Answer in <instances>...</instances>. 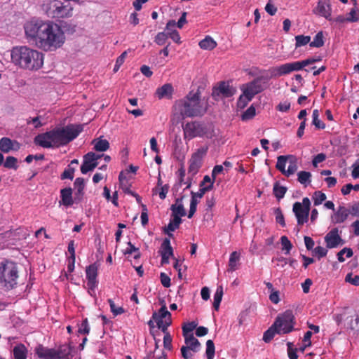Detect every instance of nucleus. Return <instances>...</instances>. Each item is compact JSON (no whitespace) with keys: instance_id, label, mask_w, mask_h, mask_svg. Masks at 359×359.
<instances>
[{"instance_id":"33","label":"nucleus","mask_w":359,"mask_h":359,"mask_svg":"<svg viewBox=\"0 0 359 359\" xmlns=\"http://www.w3.org/2000/svg\"><path fill=\"white\" fill-rule=\"evenodd\" d=\"M13 140L8 137H2L0 140V150L4 153L12 151Z\"/></svg>"},{"instance_id":"47","label":"nucleus","mask_w":359,"mask_h":359,"mask_svg":"<svg viewBox=\"0 0 359 359\" xmlns=\"http://www.w3.org/2000/svg\"><path fill=\"white\" fill-rule=\"evenodd\" d=\"M313 198L314 205H318L326 199V195L320 191H316L313 193Z\"/></svg>"},{"instance_id":"8","label":"nucleus","mask_w":359,"mask_h":359,"mask_svg":"<svg viewBox=\"0 0 359 359\" xmlns=\"http://www.w3.org/2000/svg\"><path fill=\"white\" fill-rule=\"evenodd\" d=\"M72 8L59 0L50 1L46 6L47 15L52 18H63L70 16Z\"/></svg>"},{"instance_id":"7","label":"nucleus","mask_w":359,"mask_h":359,"mask_svg":"<svg viewBox=\"0 0 359 359\" xmlns=\"http://www.w3.org/2000/svg\"><path fill=\"white\" fill-rule=\"evenodd\" d=\"M184 139H193L196 137H203L209 133L206 123L194 121L182 126Z\"/></svg>"},{"instance_id":"38","label":"nucleus","mask_w":359,"mask_h":359,"mask_svg":"<svg viewBox=\"0 0 359 359\" xmlns=\"http://www.w3.org/2000/svg\"><path fill=\"white\" fill-rule=\"evenodd\" d=\"M172 211V217L177 216L181 217L185 216L187 212L182 204H172L170 207Z\"/></svg>"},{"instance_id":"44","label":"nucleus","mask_w":359,"mask_h":359,"mask_svg":"<svg viewBox=\"0 0 359 359\" xmlns=\"http://www.w3.org/2000/svg\"><path fill=\"white\" fill-rule=\"evenodd\" d=\"M313 124L318 129H324L325 128V123H323L318 118L319 113L318 109H314L313 111Z\"/></svg>"},{"instance_id":"1","label":"nucleus","mask_w":359,"mask_h":359,"mask_svg":"<svg viewBox=\"0 0 359 359\" xmlns=\"http://www.w3.org/2000/svg\"><path fill=\"white\" fill-rule=\"evenodd\" d=\"M82 130L81 125L69 124L65 127L39 134L34 137V142L43 148L59 147L67 144L75 139Z\"/></svg>"},{"instance_id":"36","label":"nucleus","mask_w":359,"mask_h":359,"mask_svg":"<svg viewBox=\"0 0 359 359\" xmlns=\"http://www.w3.org/2000/svg\"><path fill=\"white\" fill-rule=\"evenodd\" d=\"M287 190V187L280 186L278 182H276L273 185V192L278 200L284 197Z\"/></svg>"},{"instance_id":"17","label":"nucleus","mask_w":359,"mask_h":359,"mask_svg":"<svg viewBox=\"0 0 359 359\" xmlns=\"http://www.w3.org/2000/svg\"><path fill=\"white\" fill-rule=\"evenodd\" d=\"M152 318L163 320V323L168 325H171L172 324L171 313L168 311L165 304H163L158 312L153 313Z\"/></svg>"},{"instance_id":"4","label":"nucleus","mask_w":359,"mask_h":359,"mask_svg":"<svg viewBox=\"0 0 359 359\" xmlns=\"http://www.w3.org/2000/svg\"><path fill=\"white\" fill-rule=\"evenodd\" d=\"M175 107L179 109L183 118L185 117L201 116L206 111V109L201 104L199 89L196 92L190 91L183 100L176 102Z\"/></svg>"},{"instance_id":"3","label":"nucleus","mask_w":359,"mask_h":359,"mask_svg":"<svg viewBox=\"0 0 359 359\" xmlns=\"http://www.w3.org/2000/svg\"><path fill=\"white\" fill-rule=\"evenodd\" d=\"M65 41V36L61 27L52 21L47 20L39 48L44 51L55 50L63 45Z\"/></svg>"},{"instance_id":"15","label":"nucleus","mask_w":359,"mask_h":359,"mask_svg":"<svg viewBox=\"0 0 359 359\" xmlns=\"http://www.w3.org/2000/svg\"><path fill=\"white\" fill-rule=\"evenodd\" d=\"M292 210L297 217L298 225H303L304 223L307 222L309 211H306L304 209L301 203H294Z\"/></svg>"},{"instance_id":"11","label":"nucleus","mask_w":359,"mask_h":359,"mask_svg":"<svg viewBox=\"0 0 359 359\" xmlns=\"http://www.w3.org/2000/svg\"><path fill=\"white\" fill-rule=\"evenodd\" d=\"M294 71H297L294 62L273 67L269 69L270 75L266 76L264 79L267 82L270 79L278 78L288 74Z\"/></svg>"},{"instance_id":"14","label":"nucleus","mask_w":359,"mask_h":359,"mask_svg":"<svg viewBox=\"0 0 359 359\" xmlns=\"http://www.w3.org/2000/svg\"><path fill=\"white\" fill-rule=\"evenodd\" d=\"M316 14L331 20L332 8L330 0H319L317 6L313 10Z\"/></svg>"},{"instance_id":"6","label":"nucleus","mask_w":359,"mask_h":359,"mask_svg":"<svg viewBox=\"0 0 359 359\" xmlns=\"http://www.w3.org/2000/svg\"><path fill=\"white\" fill-rule=\"evenodd\" d=\"M18 271L15 263L5 261L0 266V283L8 290L13 289L17 285Z\"/></svg>"},{"instance_id":"57","label":"nucleus","mask_w":359,"mask_h":359,"mask_svg":"<svg viewBox=\"0 0 359 359\" xmlns=\"http://www.w3.org/2000/svg\"><path fill=\"white\" fill-rule=\"evenodd\" d=\"M287 353L290 359H297L298 355L297 354V349L294 348V344L292 342H287Z\"/></svg>"},{"instance_id":"18","label":"nucleus","mask_w":359,"mask_h":359,"mask_svg":"<svg viewBox=\"0 0 359 359\" xmlns=\"http://www.w3.org/2000/svg\"><path fill=\"white\" fill-rule=\"evenodd\" d=\"M39 358L42 359H56L55 349L48 348L42 345H39L35 349Z\"/></svg>"},{"instance_id":"53","label":"nucleus","mask_w":359,"mask_h":359,"mask_svg":"<svg viewBox=\"0 0 359 359\" xmlns=\"http://www.w3.org/2000/svg\"><path fill=\"white\" fill-rule=\"evenodd\" d=\"M353 189L355 191H359V184H356L353 185L351 184H347L342 187L341 191L344 195H348Z\"/></svg>"},{"instance_id":"52","label":"nucleus","mask_w":359,"mask_h":359,"mask_svg":"<svg viewBox=\"0 0 359 359\" xmlns=\"http://www.w3.org/2000/svg\"><path fill=\"white\" fill-rule=\"evenodd\" d=\"M108 302L110 306L111 311L114 316L120 315L125 312V310L123 307H116L114 302L111 299H108Z\"/></svg>"},{"instance_id":"56","label":"nucleus","mask_w":359,"mask_h":359,"mask_svg":"<svg viewBox=\"0 0 359 359\" xmlns=\"http://www.w3.org/2000/svg\"><path fill=\"white\" fill-rule=\"evenodd\" d=\"M168 38V34H165V32H159L155 37V42L159 45H163L166 40Z\"/></svg>"},{"instance_id":"41","label":"nucleus","mask_w":359,"mask_h":359,"mask_svg":"<svg viewBox=\"0 0 359 359\" xmlns=\"http://www.w3.org/2000/svg\"><path fill=\"white\" fill-rule=\"evenodd\" d=\"M298 175V181L302 184H305L306 183H310V178L311 177V174L310 172L307 171H300L297 174Z\"/></svg>"},{"instance_id":"30","label":"nucleus","mask_w":359,"mask_h":359,"mask_svg":"<svg viewBox=\"0 0 359 359\" xmlns=\"http://www.w3.org/2000/svg\"><path fill=\"white\" fill-rule=\"evenodd\" d=\"M201 165L202 161L191 156L189 160V166L188 169L189 174L192 177L194 176L198 172Z\"/></svg>"},{"instance_id":"20","label":"nucleus","mask_w":359,"mask_h":359,"mask_svg":"<svg viewBox=\"0 0 359 359\" xmlns=\"http://www.w3.org/2000/svg\"><path fill=\"white\" fill-rule=\"evenodd\" d=\"M174 92L173 87L171 83H165L161 87L158 88L156 91V95L158 99L171 98Z\"/></svg>"},{"instance_id":"35","label":"nucleus","mask_w":359,"mask_h":359,"mask_svg":"<svg viewBox=\"0 0 359 359\" xmlns=\"http://www.w3.org/2000/svg\"><path fill=\"white\" fill-rule=\"evenodd\" d=\"M161 250L160 251L161 255H165L167 256H173V250L170 245V239L165 238L161 246Z\"/></svg>"},{"instance_id":"37","label":"nucleus","mask_w":359,"mask_h":359,"mask_svg":"<svg viewBox=\"0 0 359 359\" xmlns=\"http://www.w3.org/2000/svg\"><path fill=\"white\" fill-rule=\"evenodd\" d=\"M287 158H294L293 156L287 155V156H279L277 159L276 163V168L280 171L283 175L285 170V163Z\"/></svg>"},{"instance_id":"27","label":"nucleus","mask_w":359,"mask_h":359,"mask_svg":"<svg viewBox=\"0 0 359 359\" xmlns=\"http://www.w3.org/2000/svg\"><path fill=\"white\" fill-rule=\"evenodd\" d=\"M71 351L72 348L69 345H61L57 349H55L56 359H67Z\"/></svg>"},{"instance_id":"54","label":"nucleus","mask_w":359,"mask_h":359,"mask_svg":"<svg viewBox=\"0 0 359 359\" xmlns=\"http://www.w3.org/2000/svg\"><path fill=\"white\" fill-rule=\"evenodd\" d=\"M297 165L296 160L294 159V161H291L290 162L288 168H287V170H285L284 175L285 176L288 177V176L294 174L297 171Z\"/></svg>"},{"instance_id":"43","label":"nucleus","mask_w":359,"mask_h":359,"mask_svg":"<svg viewBox=\"0 0 359 359\" xmlns=\"http://www.w3.org/2000/svg\"><path fill=\"white\" fill-rule=\"evenodd\" d=\"M295 47L298 48L309 43L311 41V37L309 36L298 35L295 36Z\"/></svg>"},{"instance_id":"21","label":"nucleus","mask_w":359,"mask_h":359,"mask_svg":"<svg viewBox=\"0 0 359 359\" xmlns=\"http://www.w3.org/2000/svg\"><path fill=\"white\" fill-rule=\"evenodd\" d=\"M74 187L76 189L74 194V201L76 203H79L81 201L83 196L84 179L81 177L76 178L74 182Z\"/></svg>"},{"instance_id":"45","label":"nucleus","mask_w":359,"mask_h":359,"mask_svg":"<svg viewBox=\"0 0 359 359\" xmlns=\"http://www.w3.org/2000/svg\"><path fill=\"white\" fill-rule=\"evenodd\" d=\"M208 150V147L207 145H205V146L198 149L196 150V151L192 154L191 156L196 159H198V160L202 161V159L206 155Z\"/></svg>"},{"instance_id":"9","label":"nucleus","mask_w":359,"mask_h":359,"mask_svg":"<svg viewBox=\"0 0 359 359\" xmlns=\"http://www.w3.org/2000/svg\"><path fill=\"white\" fill-rule=\"evenodd\" d=\"M274 323L278 324L277 327L281 334H287L294 330L295 318L292 311L287 310L282 314L278 315Z\"/></svg>"},{"instance_id":"61","label":"nucleus","mask_w":359,"mask_h":359,"mask_svg":"<svg viewBox=\"0 0 359 359\" xmlns=\"http://www.w3.org/2000/svg\"><path fill=\"white\" fill-rule=\"evenodd\" d=\"M142 212L141 214V222L143 226H146L148 224V214H147V206L144 204H142Z\"/></svg>"},{"instance_id":"40","label":"nucleus","mask_w":359,"mask_h":359,"mask_svg":"<svg viewBox=\"0 0 359 359\" xmlns=\"http://www.w3.org/2000/svg\"><path fill=\"white\" fill-rule=\"evenodd\" d=\"M18 159L14 156H8L4 163L6 168L17 170L18 166L17 165Z\"/></svg>"},{"instance_id":"46","label":"nucleus","mask_w":359,"mask_h":359,"mask_svg":"<svg viewBox=\"0 0 359 359\" xmlns=\"http://www.w3.org/2000/svg\"><path fill=\"white\" fill-rule=\"evenodd\" d=\"M256 114V109L253 106H250L241 116L243 121H248L252 119Z\"/></svg>"},{"instance_id":"34","label":"nucleus","mask_w":359,"mask_h":359,"mask_svg":"<svg viewBox=\"0 0 359 359\" xmlns=\"http://www.w3.org/2000/svg\"><path fill=\"white\" fill-rule=\"evenodd\" d=\"M185 338V343L187 344H189V349L193 351L194 352H196L198 348L200 346L201 344L197 339H196L193 334H189L188 337Z\"/></svg>"},{"instance_id":"24","label":"nucleus","mask_w":359,"mask_h":359,"mask_svg":"<svg viewBox=\"0 0 359 359\" xmlns=\"http://www.w3.org/2000/svg\"><path fill=\"white\" fill-rule=\"evenodd\" d=\"M168 226L164 227V232L167 233L170 237H172L173 234L171 233L179 228L180 224L182 222V219L177 216L172 217Z\"/></svg>"},{"instance_id":"50","label":"nucleus","mask_w":359,"mask_h":359,"mask_svg":"<svg viewBox=\"0 0 359 359\" xmlns=\"http://www.w3.org/2000/svg\"><path fill=\"white\" fill-rule=\"evenodd\" d=\"M274 214L276 215V221L280 224L283 227L285 226V222L282 210L280 208L274 209Z\"/></svg>"},{"instance_id":"64","label":"nucleus","mask_w":359,"mask_h":359,"mask_svg":"<svg viewBox=\"0 0 359 359\" xmlns=\"http://www.w3.org/2000/svg\"><path fill=\"white\" fill-rule=\"evenodd\" d=\"M350 17L348 18V22H357L359 20V11L352 8L349 13Z\"/></svg>"},{"instance_id":"51","label":"nucleus","mask_w":359,"mask_h":359,"mask_svg":"<svg viewBox=\"0 0 359 359\" xmlns=\"http://www.w3.org/2000/svg\"><path fill=\"white\" fill-rule=\"evenodd\" d=\"M196 323L194 322H190L184 324L182 326V332L184 337H188V333L191 332L196 327Z\"/></svg>"},{"instance_id":"2","label":"nucleus","mask_w":359,"mask_h":359,"mask_svg":"<svg viewBox=\"0 0 359 359\" xmlns=\"http://www.w3.org/2000/svg\"><path fill=\"white\" fill-rule=\"evenodd\" d=\"M11 59L15 65L29 70H37L43 64V53L27 46L13 48Z\"/></svg>"},{"instance_id":"28","label":"nucleus","mask_w":359,"mask_h":359,"mask_svg":"<svg viewBox=\"0 0 359 359\" xmlns=\"http://www.w3.org/2000/svg\"><path fill=\"white\" fill-rule=\"evenodd\" d=\"M27 349L25 345L20 344L13 348V355L15 359H27Z\"/></svg>"},{"instance_id":"23","label":"nucleus","mask_w":359,"mask_h":359,"mask_svg":"<svg viewBox=\"0 0 359 359\" xmlns=\"http://www.w3.org/2000/svg\"><path fill=\"white\" fill-rule=\"evenodd\" d=\"M88 156V153L84 155L83 162L81 166V172L83 174H86L88 172L93 170L98 165L97 161H90V157Z\"/></svg>"},{"instance_id":"48","label":"nucleus","mask_w":359,"mask_h":359,"mask_svg":"<svg viewBox=\"0 0 359 359\" xmlns=\"http://www.w3.org/2000/svg\"><path fill=\"white\" fill-rule=\"evenodd\" d=\"M350 318V322L348 323V327L353 330H359V316H355L353 319V316H348L346 319Z\"/></svg>"},{"instance_id":"59","label":"nucleus","mask_w":359,"mask_h":359,"mask_svg":"<svg viewBox=\"0 0 359 359\" xmlns=\"http://www.w3.org/2000/svg\"><path fill=\"white\" fill-rule=\"evenodd\" d=\"M74 168H69L64 170V172L61 175V179H69L72 180L74 178Z\"/></svg>"},{"instance_id":"60","label":"nucleus","mask_w":359,"mask_h":359,"mask_svg":"<svg viewBox=\"0 0 359 359\" xmlns=\"http://www.w3.org/2000/svg\"><path fill=\"white\" fill-rule=\"evenodd\" d=\"M127 55V51H124L121 53V55L117 58L116 65L114 68V72H117L120 67V66L124 62L125 58Z\"/></svg>"},{"instance_id":"49","label":"nucleus","mask_w":359,"mask_h":359,"mask_svg":"<svg viewBox=\"0 0 359 359\" xmlns=\"http://www.w3.org/2000/svg\"><path fill=\"white\" fill-rule=\"evenodd\" d=\"M281 245L283 246L282 250H286L285 254H289L290 251L292 248V244L290 241V240L287 238V236H283L280 238Z\"/></svg>"},{"instance_id":"13","label":"nucleus","mask_w":359,"mask_h":359,"mask_svg":"<svg viewBox=\"0 0 359 359\" xmlns=\"http://www.w3.org/2000/svg\"><path fill=\"white\" fill-rule=\"evenodd\" d=\"M325 241L327 248H334L339 245H343L344 243V240L339 235L338 228H334L329 231L325 236Z\"/></svg>"},{"instance_id":"19","label":"nucleus","mask_w":359,"mask_h":359,"mask_svg":"<svg viewBox=\"0 0 359 359\" xmlns=\"http://www.w3.org/2000/svg\"><path fill=\"white\" fill-rule=\"evenodd\" d=\"M61 200L59 201L60 205L65 206H71L75 202L72 198V189L70 187L65 188L60 191Z\"/></svg>"},{"instance_id":"5","label":"nucleus","mask_w":359,"mask_h":359,"mask_svg":"<svg viewBox=\"0 0 359 359\" xmlns=\"http://www.w3.org/2000/svg\"><path fill=\"white\" fill-rule=\"evenodd\" d=\"M46 25L47 20H32L27 22L24 25L27 39L37 48H39Z\"/></svg>"},{"instance_id":"42","label":"nucleus","mask_w":359,"mask_h":359,"mask_svg":"<svg viewBox=\"0 0 359 359\" xmlns=\"http://www.w3.org/2000/svg\"><path fill=\"white\" fill-rule=\"evenodd\" d=\"M215 344L211 339H209L206 342V356L208 359H213L215 356Z\"/></svg>"},{"instance_id":"12","label":"nucleus","mask_w":359,"mask_h":359,"mask_svg":"<svg viewBox=\"0 0 359 359\" xmlns=\"http://www.w3.org/2000/svg\"><path fill=\"white\" fill-rule=\"evenodd\" d=\"M236 90L235 89L230 86L229 83L225 81H221L219 83L217 87H215L212 89V96L216 99L217 96L222 95L224 97H231Z\"/></svg>"},{"instance_id":"63","label":"nucleus","mask_w":359,"mask_h":359,"mask_svg":"<svg viewBox=\"0 0 359 359\" xmlns=\"http://www.w3.org/2000/svg\"><path fill=\"white\" fill-rule=\"evenodd\" d=\"M161 283L165 287H169L171 285L170 277L165 273L162 272L160 274Z\"/></svg>"},{"instance_id":"25","label":"nucleus","mask_w":359,"mask_h":359,"mask_svg":"<svg viewBox=\"0 0 359 359\" xmlns=\"http://www.w3.org/2000/svg\"><path fill=\"white\" fill-rule=\"evenodd\" d=\"M276 323H274L263 334V340L266 343L270 342L274 337L276 334H282L277 327Z\"/></svg>"},{"instance_id":"39","label":"nucleus","mask_w":359,"mask_h":359,"mask_svg":"<svg viewBox=\"0 0 359 359\" xmlns=\"http://www.w3.org/2000/svg\"><path fill=\"white\" fill-rule=\"evenodd\" d=\"M324 45L323 40V32H319L315 36L313 41L310 43L309 46L311 47L320 48Z\"/></svg>"},{"instance_id":"55","label":"nucleus","mask_w":359,"mask_h":359,"mask_svg":"<svg viewBox=\"0 0 359 359\" xmlns=\"http://www.w3.org/2000/svg\"><path fill=\"white\" fill-rule=\"evenodd\" d=\"M153 320H154V321L156 323L158 328L164 333V335L170 334V333L168 332V327L170 325H166V323H163V320L160 319L153 318Z\"/></svg>"},{"instance_id":"32","label":"nucleus","mask_w":359,"mask_h":359,"mask_svg":"<svg viewBox=\"0 0 359 359\" xmlns=\"http://www.w3.org/2000/svg\"><path fill=\"white\" fill-rule=\"evenodd\" d=\"M240 259V253L236 251L231 252L230 255L228 271H234L237 269V263Z\"/></svg>"},{"instance_id":"22","label":"nucleus","mask_w":359,"mask_h":359,"mask_svg":"<svg viewBox=\"0 0 359 359\" xmlns=\"http://www.w3.org/2000/svg\"><path fill=\"white\" fill-rule=\"evenodd\" d=\"M349 211L344 206H340L338 210L332 216V221L334 224L342 223L348 218Z\"/></svg>"},{"instance_id":"31","label":"nucleus","mask_w":359,"mask_h":359,"mask_svg":"<svg viewBox=\"0 0 359 359\" xmlns=\"http://www.w3.org/2000/svg\"><path fill=\"white\" fill-rule=\"evenodd\" d=\"M320 60H321L320 57H310V58H308L306 60H304L302 61L294 62V63L297 71H299V70L302 69L304 67H305L306 66L313 64V63L320 61Z\"/></svg>"},{"instance_id":"26","label":"nucleus","mask_w":359,"mask_h":359,"mask_svg":"<svg viewBox=\"0 0 359 359\" xmlns=\"http://www.w3.org/2000/svg\"><path fill=\"white\" fill-rule=\"evenodd\" d=\"M91 144L94 145V149L97 151H105L109 148V142L101 137L94 139Z\"/></svg>"},{"instance_id":"10","label":"nucleus","mask_w":359,"mask_h":359,"mask_svg":"<svg viewBox=\"0 0 359 359\" xmlns=\"http://www.w3.org/2000/svg\"><path fill=\"white\" fill-rule=\"evenodd\" d=\"M265 76H261L255 78L251 82L243 85L241 89L243 92V95L248 100H251L254 96L264 90V86L262 83H266L265 81Z\"/></svg>"},{"instance_id":"58","label":"nucleus","mask_w":359,"mask_h":359,"mask_svg":"<svg viewBox=\"0 0 359 359\" xmlns=\"http://www.w3.org/2000/svg\"><path fill=\"white\" fill-rule=\"evenodd\" d=\"M346 282H348L355 286L359 285V276L355 275L353 278L352 277V273H348L345 278Z\"/></svg>"},{"instance_id":"29","label":"nucleus","mask_w":359,"mask_h":359,"mask_svg":"<svg viewBox=\"0 0 359 359\" xmlns=\"http://www.w3.org/2000/svg\"><path fill=\"white\" fill-rule=\"evenodd\" d=\"M199 46L202 49L211 50L217 46V43L212 37L207 36L199 42Z\"/></svg>"},{"instance_id":"62","label":"nucleus","mask_w":359,"mask_h":359,"mask_svg":"<svg viewBox=\"0 0 359 359\" xmlns=\"http://www.w3.org/2000/svg\"><path fill=\"white\" fill-rule=\"evenodd\" d=\"M313 252L318 256V259H320L327 255V250L321 246H317L314 248Z\"/></svg>"},{"instance_id":"16","label":"nucleus","mask_w":359,"mask_h":359,"mask_svg":"<svg viewBox=\"0 0 359 359\" xmlns=\"http://www.w3.org/2000/svg\"><path fill=\"white\" fill-rule=\"evenodd\" d=\"M88 285L90 289L93 290L96 285V278L97 276V266L95 264L89 265L86 270Z\"/></svg>"}]
</instances>
